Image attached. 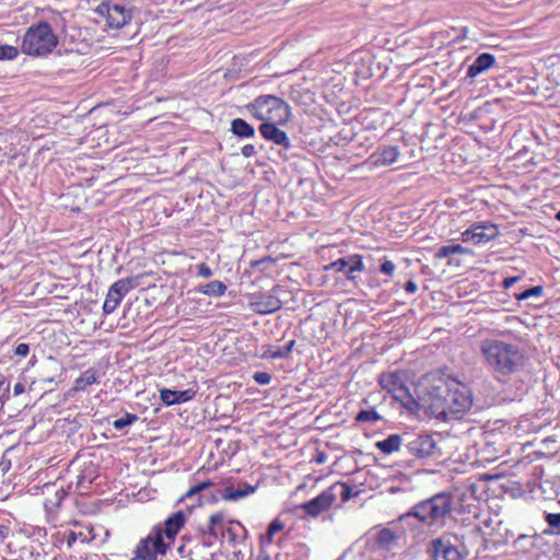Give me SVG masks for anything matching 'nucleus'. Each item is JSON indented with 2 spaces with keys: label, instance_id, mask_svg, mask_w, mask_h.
<instances>
[{
  "label": "nucleus",
  "instance_id": "f257e3e1",
  "mask_svg": "<svg viewBox=\"0 0 560 560\" xmlns=\"http://www.w3.org/2000/svg\"><path fill=\"white\" fill-rule=\"evenodd\" d=\"M422 408L440 420L463 418L472 407L470 387L457 378H423L416 386Z\"/></svg>",
  "mask_w": 560,
  "mask_h": 560
},
{
  "label": "nucleus",
  "instance_id": "f03ea898",
  "mask_svg": "<svg viewBox=\"0 0 560 560\" xmlns=\"http://www.w3.org/2000/svg\"><path fill=\"white\" fill-rule=\"evenodd\" d=\"M454 498L450 492H439L422 500L410 508V510L393 524L408 522L415 518L419 522L420 526L429 533H436L442 529L446 524L447 516L451 515L453 510Z\"/></svg>",
  "mask_w": 560,
  "mask_h": 560
},
{
  "label": "nucleus",
  "instance_id": "7ed1b4c3",
  "mask_svg": "<svg viewBox=\"0 0 560 560\" xmlns=\"http://www.w3.org/2000/svg\"><path fill=\"white\" fill-rule=\"evenodd\" d=\"M480 353L495 377H506L521 372L525 355L518 346L497 339H485Z\"/></svg>",
  "mask_w": 560,
  "mask_h": 560
},
{
  "label": "nucleus",
  "instance_id": "20e7f679",
  "mask_svg": "<svg viewBox=\"0 0 560 560\" xmlns=\"http://www.w3.org/2000/svg\"><path fill=\"white\" fill-rule=\"evenodd\" d=\"M214 483L211 480L202 481L191 487L182 498L180 502H191L189 508H195L205 503H215L219 500L238 501L257 490V486L244 483L242 488L234 489L232 486L224 489L212 488Z\"/></svg>",
  "mask_w": 560,
  "mask_h": 560
},
{
  "label": "nucleus",
  "instance_id": "39448f33",
  "mask_svg": "<svg viewBox=\"0 0 560 560\" xmlns=\"http://www.w3.org/2000/svg\"><path fill=\"white\" fill-rule=\"evenodd\" d=\"M245 107L253 117L264 122H289L291 118L289 104L270 94L257 96Z\"/></svg>",
  "mask_w": 560,
  "mask_h": 560
},
{
  "label": "nucleus",
  "instance_id": "423d86ee",
  "mask_svg": "<svg viewBox=\"0 0 560 560\" xmlns=\"http://www.w3.org/2000/svg\"><path fill=\"white\" fill-rule=\"evenodd\" d=\"M58 37L47 22H39L27 28L23 42L22 51L30 56H45L57 46Z\"/></svg>",
  "mask_w": 560,
  "mask_h": 560
},
{
  "label": "nucleus",
  "instance_id": "0eeeda50",
  "mask_svg": "<svg viewBox=\"0 0 560 560\" xmlns=\"http://www.w3.org/2000/svg\"><path fill=\"white\" fill-rule=\"evenodd\" d=\"M382 389L386 390L392 397L399 401L404 408L410 411H418L422 408V401L415 393L406 386L402 375L399 372L383 373L378 377Z\"/></svg>",
  "mask_w": 560,
  "mask_h": 560
},
{
  "label": "nucleus",
  "instance_id": "6e6552de",
  "mask_svg": "<svg viewBox=\"0 0 560 560\" xmlns=\"http://www.w3.org/2000/svg\"><path fill=\"white\" fill-rule=\"evenodd\" d=\"M454 533L446 532L432 539L428 545V553L432 560H465L469 555L468 545L463 541L456 545Z\"/></svg>",
  "mask_w": 560,
  "mask_h": 560
},
{
  "label": "nucleus",
  "instance_id": "1a4fd4ad",
  "mask_svg": "<svg viewBox=\"0 0 560 560\" xmlns=\"http://www.w3.org/2000/svg\"><path fill=\"white\" fill-rule=\"evenodd\" d=\"M362 541L371 552L388 558L399 547L400 534L393 528L377 525L362 537Z\"/></svg>",
  "mask_w": 560,
  "mask_h": 560
},
{
  "label": "nucleus",
  "instance_id": "9d476101",
  "mask_svg": "<svg viewBox=\"0 0 560 560\" xmlns=\"http://www.w3.org/2000/svg\"><path fill=\"white\" fill-rule=\"evenodd\" d=\"M132 7L125 0H108L97 8V12L106 18L107 26L119 30L132 18Z\"/></svg>",
  "mask_w": 560,
  "mask_h": 560
},
{
  "label": "nucleus",
  "instance_id": "9b49d317",
  "mask_svg": "<svg viewBox=\"0 0 560 560\" xmlns=\"http://www.w3.org/2000/svg\"><path fill=\"white\" fill-rule=\"evenodd\" d=\"M138 285L139 276L124 278L114 282L109 287L103 304L104 314H112L120 304L124 296Z\"/></svg>",
  "mask_w": 560,
  "mask_h": 560
},
{
  "label": "nucleus",
  "instance_id": "f8f14e48",
  "mask_svg": "<svg viewBox=\"0 0 560 560\" xmlns=\"http://www.w3.org/2000/svg\"><path fill=\"white\" fill-rule=\"evenodd\" d=\"M407 453L417 459H428L436 457L440 450L434 438L430 434H420L405 443Z\"/></svg>",
  "mask_w": 560,
  "mask_h": 560
},
{
  "label": "nucleus",
  "instance_id": "ddd939ff",
  "mask_svg": "<svg viewBox=\"0 0 560 560\" xmlns=\"http://www.w3.org/2000/svg\"><path fill=\"white\" fill-rule=\"evenodd\" d=\"M167 548L168 545L162 538V527L154 526L150 534L139 541L135 553L136 556L147 557V553H144L147 550L152 556V560H158V556L165 555Z\"/></svg>",
  "mask_w": 560,
  "mask_h": 560
},
{
  "label": "nucleus",
  "instance_id": "4468645a",
  "mask_svg": "<svg viewBox=\"0 0 560 560\" xmlns=\"http://www.w3.org/2000/svg\"><path fill=\"white\" fill-rule=\"evenodd\" d=\"M326 269L345 273L346 278L352 282L357 280L355 272L364 271L365 266L361 255H349L332 261Z\"/></svg>",
  "mask_w": 560,
  "mask_h": 560
},
{
  "label": "nucleus",
  "instance_id": "2eb2a0df",
  "mask_svg": "<svg viewBox=\"0 0 560 560\" xmlns=\"http://www.w3.org/2000/svg\"><path fill=\"white\" fill-rule=\"evenodd\" d=\"M287 122H262L259 126V132L264 139L269 142H272L276 145L281 147L284 150H290L292 148V143L288 137V135L281 130L278 126L285 125Z\"/></svg>",
  "mask_w": 560,
  "mask_h": 560
},
{
  "label": "nucleus",
  "instance_id": "dca6fc26",
  "mask_svg": "<svg viewBox=\"0 0 560 560\" xmlns=\"http://www.w3.org/2000/svg\"><path fill=\"white\" fill-rule=\"evenodd\" d=\"M335 503L334 493L329 491V488L318 494L316 498L302 503L299 509L305 514L316 517L320 513L327 511Z\"/></svg>",
  "mask_w": 560,
  "mask_h": 560
},
{
  "label": "nucleus",
  "instance_id": "f3484780",
  "mask_svg": "<svg viewBox=\"0 0 560 560\" xmlns=\"http://www.w3.org/2000/svg\"><path fill=\"white\" fill-rule=\"evenodd\" d=\"M222 544L236 548L242 545L247 536L246 528L236 521L230 523L226 527H220Z\"/></svg>",
  "mask_w": 560,
  "mask_h": 560
},
{
  "label": "nucleus",
  "instance_id": "a211bd4d",
  "mask_svg": "<svg viewBox=\"0 0 560 560\" xmlns=\"http://www.w3.org/2000/svg\"><path fill=\"white\" fill-rule=\"evenodd\" d=\"M252 308L258 314H271L282 307V301L273 294H260L252 302Z\"/></svg>",
  "mask_w": 560,
  "mask_h": 560
},
{
  "label": "nucleus",
  "instance_id": "6ab92c4d",
  "mask_svg": "<svg viewBox=\"0 0 560 560\" xmlns=\"http://www.w3.org/2000/svg\"><path fill=\"white\" fill-rule=\"evenodd\" d=\"M399 156V149L396 145H384L374 152L370 160L375 166H388L394 164Z\"/></svg>",
  "mask_w": 560,
  "mask_h": 560
},
{
  "label": "nucleus",
  "instance_id": "aec40b11",
  "mask_svg": "<svg viewBox=\"0 0 560 560\" xmlns=\"http://www.w3.org/2000/svg\"><path fill=\"white\" fill-rule=\"evenodd\" d=\"M195 396L196 390L192 388H188L185 390H172L168 388L160 389V398L166 406L189 401Z\"/></svg>",
  "mask_w": 560,
  "mask_h": 560
},
{
  "label": "nucleus",
  "instance_id": "412c9836",
  "mask_svg": "<svg viewBox=\"0 0 560 560\" xmlns=\"http://www.w3.org/2000/svg\"><path fill=\"white\" fill-rule=\"evenodd\" d=\"M495 65V57L490 52L480 54L471 65L468 66L466 77L474 79L480 73L489 70Z\"/></svg>",
  "mask_w": 560,
  "mask_h": 560
},
{
  "label": "nucleus",
  "instance_id": "4be33fe9",
  "mask_svg": "<svg viewBox=\"0 0 560 560\" xmlns=\"http://www.w3.org/2000/svg\"><path fill=\"white\" fill-rule=\"evenodd\" d=\"M185 524V514L182 511H177L168 516L162 527V537L165 536L167 539H174L180 528Z\"/></svg>",
  "mask_w": 560,
  "mask_h": 560
},
{
  "label": "nucleus",
  "instance_id": "5701e85b",
  "mask_svg": "<svg viewBox=\"0 0 560 560\" xmlns=\"http://www.w3.org/2000/svg\"><path fill=\"white\" fill-rule=\"evenodd\" d=\"M476 244L487 243L497 238L500 234L498 225L488 221L474 223Z\"/></svg>",
  "mask_w": 560,
  "mask_h": 560
},
{
  "label": "nucleus",
  "instance_id": "b1692460",
  "mask_svg": "<svg viewBox=\"0 0 560 560\" xmlns=\"http://www.w3.org/2000/svg\"><path fill=\"white\" fill-rule=\"evenodd\" d=\"M405 439L400 434H390L382 441L375 443V447L385 455H390L398 452L400 447L405 446Z\"/></svg>",
  "mask_w": 560,
  "mask_h": 560
},
{
  "label": "nucleus",
  "instance_id": "393cba45",
  "mask_svg": "<svg viewBox=\"0 0 560 560\" xmlns=\"http://www.w3.org/2000/svg\"><path fill=\"white\" fill-rule=\"evenodd\" d=\"M371 550L362 538L349 547L337 560H369Z\"/></svg>",
  "mask_w": 560,
  "mask_h": 560
},
{
  "label": "nucleus",
  "instance_id": "a878e982",
  "mask_svg": "<svg viewBox=\"0 0 560 560\" xmlns=\"http://www.w3.org/2000/svg\"><path fill=\"white\" fill-rule=\"evenodd\" d=\"M295 345V340H290L283 347L264 346L262 358L265 359H285L290 355Z\"/></svg>",
  "mask_w": 560,
  "mask_h": 560
},
{
  "label": "nucleus",
  "instance_id": "bb28decb",
  "mask_svg": "<svg viewBox=\"0 0 560 560\" xmlns=\"http://www.w3.org/2000/svg\"><path fill=\"white\" fill-rule=\"evenodd\" d=\"M231 132L238 138H254L256 132L252 125L243 118H234L231 121Z\"/></svg>",
  "mask_w": 560,
  "mask_h": 560
},
{
  "label": "nucleus",
  "instance_id": "cd10ccee",
  "mask_svg": "<svg viewBox=\"0 0 560 560\" xmlns=\"http://www.w3.org/2000/svg\"><path fill=\"white\" fill-rule=\"evenodd\" d=\"M98 372L90 368L85 370L81 375L74 381L73 389L77 392L85 390L88 386H91L97 382Z\"/></svg>",
  "mask_w": 560,
  "mask_h": 560
},
{
  "label": "nucleus",
  "instance_id": "c85d7f7f",
  "mask_svg": "<svg viewBox=\"0 0 560 560\" xmlns=\"http://www.w3.org/2000/svg\"><path fill=\"white\" fill-rule=\"evenodd\" d=\"M223 515L221 513H215L210 515L208 523L205 526L198 527L199 530H205L206 534H214L217 539L219 538V534L221 535L220 527H224L222 524Z\"/></svg>",
  "mask_w": 560,
  "mask_h": 560
},
{
  "label": "nucleus",
  "instance_id": "c756f323",
  "mask_svg": "<svg viewBox=\"0 0 560 560\" xmlns=\"http://www.w3.org/2000/svg\"><path fill=\"white\" fill-rule=\"evenodd\" d=\"M198 291L208 296H221L226 291V285L220 280H213L200 285Z\"/></svg>",
  "mask_w": 560,
  "mask_h": 560
},
{
  "label": "nucleus",
  "instance_id": "7c9ffc66",
  "mask_svg": "<svg viewBox=\"0 0 560 560\" xmlns=\"http://www.w3.org/2000/svg\"><path fill=\"white\" fill-rule=\"evenodd\" d=\"M329 491L334 493L335 500L340 497L341 502H347L351 499L352 488L346 482H336L329 487Z\"/></svg>",
  "mask_w": 560,
  "mask_h": 560
},
{
  "label": "nucleus",
  "instance_id": "2f4dec72",
  "mask_svg": "<svg viewBox=\"0 0 560 560\" xmlns=\"http://www.w3.org/2000/svg\"><path fill=\"white\" fill-rule=\"evenodd\" d=\"M547 528L544 534L560 535V513H545Z\"/></svg>",
  "mask_w": 560,
  "mask_h": 560
},
{
  "label": "nucleus",
  "instance_id": "473e14b6",
  "mask_svg": "<svg viewBox=\"0 0 560 560\" xmlns=\"http://www.w3.org/2000/svg\"><path fill=\"white\" fill-rule=\"evenodd\" d=\"M454 534L457 537V539H454V542L456 545H460L463 541H465L468 545V548L470 549V546H471L470 539L480 538L482 530L479 526H475L474 528H471L469 530L468 536H466L465 534H457V533H454Z\"/></svg>",
  "mask_w": 560,
  "mask_h": 560
},
{
  "label": "nucleus",
  "instance_id": "72a5a7b5",
  "mask_svg": "<svg viewBox=\"0 0 560 560\" xmlns=\"http://www.w3.org/2000/svg\"><path fill=\"white\" fill-rule=\"evenodd\" d=\"M196 540H197L196 548H198V546L211 548L214 546V544L217 542L218 539L214 534H206L205 530L197 529Z\"/></svg>",
  "mask_w": 560,
  "mask_h": 560
},
{
  "label": "nucleus",
  "instance_id": "f704fd0d",
  "mask_svg": "<svg viewBox=\"0 0 560 560\" xmlns=\"http://www.w3.org/2000/svg\"><path fill=\"white\" fill-rule=\"evenodd\" d=\"M139 419V417L135 413H129V412H126L124 417L119 418V419H116L114 422H113V427L118 430V431H121L124 430L126 427H129L131 425L132 423H135L137 420Z\"/></svg>",
  "mask_w": 560,
  "mask_h": 560
},
{
  "label": "nucleus",
  "instance_id": "c9c22d12",
  "mask_svg": "<svg viewBox=\"0 0 560 560\" xmlns=\"http://www.w3.org/2000/svg\"><path fill=\"white\" fill-rule=\"evenodd\" d=\"M381 419H382L381 415L377 413L374 409L361 410L355 417V421H358V422L374 423V422L380 421Z\"/></svg>",
  "mask_w": 560,
  "mask_h": 560
},
{
  "label": "nucleus",
  "instance_id": "e433bc0d",
  "mask_svg": "<svg viewBox=\"0 0 560 560\" xmlns=\"http://www.w3.org/2000/svg\"><path fill=\"white\" fill-rule=\"evenodd\" d=\"M19 49L11 45H0V60H13L18 57Z\"/></svg>",
  "mask_w": 560,
  "mask_h": 560
},
{
  "label": "nucleus",
  "instance_id": "4c0bfd02",
  "mask_svg": "<svg viewBox=\"0 0 560 560\" xmlns=\"http://www.w3.org/2000/svg\"><path fill=\"white\" fill-rule=\"evenodd\" d=\"M284 527L283 523L280 522L279 520H273L269 526H268V530H267V535H266V538L268 539L269 542H272V539H273V536L282 530Z\"/></svg>",
  "mask_w": 560,
  "mask_h": 560
},
{
  "label": "nucleus",
  "instance_id": "58836bf2",
  "mask_svg": "<svg viewBox=\"0 0 560 560\" xmlns=\"http://www.w3.org/2000/svg\"><path fill=\"white\" fill-rule=\"evenodd\" d=\"M542 287L541 285H535V287H532L525 291H523L522 293H520L517 295V299L518 300H527L532 296H540L542 294Z\"/></svg>",
  "mask_w": 560,
  "mask_h": 560
},
{
  "label": "nucleus",
  "instance_id": "ea45409f",
  "mask_svg": "<svg viewBox=\"0 0 560 560\" xmlns=\"http://www.w3.org/2000/svg\"><path fill=\"white\" fill-rule=\"evenodd\" d=\"M271 375L267 372H256L253 375V380L259 385H268L271 382Z\"/></svg>",
  "mask_w": 560,
  "mask_h": 560
},
{
  "label": "nucleus",
  "instance_id": "a19ab883",
  "mask_svg": "<svg viewBox=\"0 0 560 560\" xmlns=\"http://www.w3.org/2000/svg\"><path fill=\"white\" fill-rule=\"evenodd\" d=\"M475 231L476 229L474 228L472 224L470 228H468L462 233L460 240L465 243L472 242L474 244H476Z\"/></svg>",
  "mask_w": 560,
  "mask_h": 560
},
{
  "label": "nucleus",
  "instance_id": "79ce46f5",
  "mask_svg": "<svg viewBox=\"0 0 560 560\" xmlns=\"http://www.w3.org/2000/svg\"><path fill=\"white\" fill-rule=\"evenodd\" d=\"M197 275L203 278H210L213 271L207 264L201 262L197 265Z\"/></svg>",
  "mask_w": 560,
  "mask_h": 560
},
{
  "label": "nucleus",
  "instance_id": "37998d69",
  "mask_svg": "<svg viewBox=\"0 0 560 560\" xmlns=\"http://www.w3.org/2000/svg\"><path fill=\"white\" fill-rule=\"evenodd\" d=\"M395 269V264L388 259H384V261L381 264V271L387 276H392Z\"/></svg>",
  "mask_w": 560,
  "mask_h": 560
},
{
  "label": "nucleus",
  "instance_id": "c03bdc74",
  "mask_svg": "<svg viewBox=\"0 0 560 560\" xmlns=\"http://www.w3.org/2000/svg\"><path fill=\"white\" fill-rule=\"evenodd\" d=\"M452 256L451 254V248H450V245H444L442 247H440L435 254H434V258L435 259H444V258H450Z\"/></svg>",
  "mask_w": 560,
  "mask_h": 560
},
{
  "label": "nucleus",
  "instance_id": "a18cd8bd",
  "mask_svg": "<svg viewBox=\"0 0 560 560\" xmlns=\"http://www.w3.org/2000/svg\"><path fill=\"white\" fill-rule=\"evenodd\" d=\"M242 154L245 158H253L257 154V150H256L255 145H253V144H245L242 148Z\"/></svg>",
  "mask_w": 560,
  "mask_h": 560
},
{
  "label": "nucleus",
  "instance_id": "49530a36",
  "mask_svg": "<svg viewBox=\"0 0 560 560\" xmlns=\"http://www.w3.org/2000/svg\"><path fill=\"white\" fill-rule=\"evenodd\" d=\"M30 352V347L27 343H19L15 347L14 353L19 357H26Z\"/></svg>",
  "mask_w": 560,
  "mask_h": 560
},
{
  "label": "nucleus",
  "instance_id": "de8ad7c7",
  "mask_svg": "<svg viewBox=\"0 0 560 560\" xmlns=\"http://www.w3.org/2000/svg\"><path fill=\"white\" fill-rule=\"evenodd\" d=\"M450 248H451V254L452 255H454V254H468L469 253L468 248L463 247L459 244L450 245Z\"/></svg>",
  "mask_w": 560,
  "mask_h": 560
},
{
  "label": "nucleus",
  "instance_id": "09e8293b",
  "mask_svg": "<svg viewBox=\"0 0 560 560\" xmlns=\"http://www.w3.org/2000/svg\"><path fill=\"white\" fill-rule=\"evenodd\" d=\"M405 290L406 292L408 293H415L417 290H418V285L415 281L412 280H409L408 282H406L405 284Z\"/></svg>",
  "mask_w": 560,
  "mask_h": 560
},
{
  "label": "nucleus",
  "instance_id": "8fccbe9b",
  "mask_svg": "<svg viewBox=\"0 0 560 560\" xmlns=\"http://www.w3.org/2000/svg\"><path fill=\"white\" fill-rule=\"evenodd\" d=\"M518 280L517 277H511V278H506L504 279V287L505 288H510L511 285H513L516 281Z\"/></svg>",
  "mask_w": 560,
  "mask_h": 560
},
{
  "label": "nucleus",
  "instance_id": "3c124183",
  "mask_svg": "<svg viewBox=\"0 0 560 560\" xmlns=\"http://www.w3.org/2000/svg\"><path fill=\"white\" fill-rule=\"evenodd\" d=\"M14 395L18 396L24 392V385L21 383H16L13 388Z\"/></svg>",
  "mask_w": 560,
  "mask_h": 560
},
{
  "label": "nucleus",
  "instance_id": "603ef678",
  "mask_svg": "<svg viewBox=\"0 0 560 560\" xmlns=\"http://www.w3.org/2000/svg\"><path fill=\"white\" fill-rule=\"evenodd\" d=\"M325 460H326V454L324 452L317 453V455L315 457V462L317 464H323V463H325Z\"/></svg>",
  "mask_w": 560,
  "mask_h": 560
},
{
  "label": "nucleus",
  "instance_id": "864d4df0",
  "mask_svg": "<svg viewBox=\"0 0 560 560\" xmlns=\"http://www.w3.org/2000/svg\"><path fill=\"white\" fill-rule=\"evenodd\" d=\"M144 553H147V557H140L135 555L132 560H152V556H150L147 550L144 551Z\"/></svg>",
  "mask_w": 560,
  "mask_h": 560
},
{
  "label": "nucleus",
  "instance_id": "5fc2aeb1",
  "mask_svg": "<svg viewBox=\"0 0 560 560\" xmlns=\"http://www.w3.org/2000/svg\"><path fill=\"white\" fill-rule=\"evenodd\" d=\"M2 389H4V390H9V384H8V383H5V381H4V380H1V381H0V392H1Z\"/></svg>",
  "mask_w": 560,
  "mask_h": 560
},
{
  "label": "nucleus",
  "instance_id": "6e6d98bb",
  "mask_svg": "<svg viewBox=\"0 0 560 560\" xmlns=\"http://www.w3.org/2000/svg\"><path fill=\"white\" fill-rule=\"evenodd\" d=\"M73 541H75V535L71 533V539H69L68 545L71 546Z\"/></svg>",
  "mask_w": 560,
  "mask_h": 560
},
{
  "label": "nucleus",
  "instance_id": "4d7b16f0",
  "mask_svg": "<svg viewBox=\"0 0 560 560\" xmlns=\"http://www.w3.org/2000/svg\"><path fill=\"white\" fill-rule=\"evenodd\" d=\"M272 264V259H270L269 257L266 258V265H271Z\"/></svg>",
  "mask_w": 560,
  "mask_h": 560
},
{
  "label": "nucleus",
  "instance_id": "13d9d810",
  "mask_svg": "<svg viewBox=\"0 0 560 560\" xmlns=\"http://www.w3.org/2000/svg\"><path fill=\"white\" fill-rule=\"evenodd\" d=\"M264 260H257L255 261L254 264H252V266H256V265H260Z\"/></svg>",
  "mask_w": 560,
  "mask_h": 560
},
{
  "label": "nucleus",
  "instance_id": "bf43d9fd",
  "mask_svg": "<svg viewBox=\"0 0 560 560\" xmlns=\"http://www.w3.org/2000/svg\"><path fill=\"white\" fill-rule=\"evenodd\" d=\"M556 219L560 222V210L557 212Z\"/></svg>",
  "mask_w": 560,
  "mask_h": 560
},
{
  "label": "nucleus",
  "instance_id": "052dcab7",
  "mask_svg": "<svg viewBox=\"0 0 560 560\" xmlns=\"http://www.w3.org/2000/svg\"><path fill=\"white\" fill-rule=\"evenodd\" d=\"M45 381L51 383V382H54V378H47Z\"/></svg>",
  "mask_w": 560,
  "mask_h": 560
},
{
  "label": "nucleus",
  "instance_id": "680f3d73",
  "mask_svg": "<svg viewBox=\"0 0 560 560\" xmlns=\"http://www.w3.org/2000/svg\"><path fill=\"white\" fill-rule=\"evenodd\" d=\"M522 538H526V536H525V535H521V536L518 537V539H522Z\"/></svg>",
  "mask_w": 560,
  "mask_h": 560
},
{
  "label": "nucleus",
  "instance_id": "e2e57ef3",
  "mask_svg": "<svg viewBox=\"0 0 560 560\" xmlns=\"http://www.w3.org/2000/svg\"><path fill=\"white\" fill-rule=\"evenodd\" d=\"M257 560H268V557H264L262 559H257Z\"/></svg>",
  "mask_w": 560,
  "mask_h": 560
},
{
  "label": "nucleus",
  "instance_id": "0e129e2a",
  "mask_svg": "<svg viewBox=\"0 0 560 560\" xmlns=\"http://www.w3.org/2000/svg\"><path fill=\"white\" fill-rule=\"evenodd\" d=\"M559 504H560V500H559Z\"/></svg>",
  "mask_w": 560,
  "mask_h": 560
}]
</instances>
